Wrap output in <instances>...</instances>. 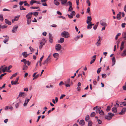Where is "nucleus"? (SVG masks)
<instances>
[{
  "mask_svg": "<svg viewBox=\"0 0 126 126\" xmlns=\"http://www.w3.org/2000/svg\"><path fill=\"white\" fill-rule=\"evenodd\" d=\"M6 74V73H5L4 74H1L0 76V79H2V77L3 76Z\"/></svg>",
  "mask_w": 126,
  "mask_h": 126,
  "instance_id": "53",
  "label": "nucleus"
},
{
  "mask_svg": "<svg viewBox=\"0 0 126 126\" xmlns=\"http://www.w3.org/2000/svg\"><path fill=\"white\" fill-rule=\"evenodd\" d=\"M7 67H6L4 68H3L2 69V71L3 72H5L7 70Z\"/></svg>",
  "mask_w": 126,
  "mask_h": 126,
  "instance_id": "55",
  "label": "nucleus"
},
{
  "mask_svg": "<svg viewBox=\"0 0 126 126\" xmlns=\"http://www.w3.org/2000/svg\"><path fill=\"white\" fill-rule=\"evenodd\" d=\"M54 3L55 5L57 6H58L60 4L59 2L57 0H54Z\"/></svg>",
  "mask_w": 126,
  "mask_h": 126,
  "instance_id": "20",
  "label": "nucleus"
},
{
  "mask_svg": "<svg viewBox=\"0 0 126 126\" xmlns=\"http://www.w3.org/2000/svg\"><path fill=\"white\" fill-rule=\"evenodd\" d=\"M49 41L50 43H52L53 41L52 36V35L50 33L49 34Z\"/></svg>",
  "mask_w": 126,
  "mask_h": 126,
  "instance_id": "9",
  "label": "nucleus"
},
{
  "mask_svg": "<svg viewBox=\"0 0 126 126\" xmlns=\"http://www.w3.org/2000/svg\"><path fill=\"white\" fill-rule=\"evenodd\" d=\"M22 54L23 56L25 58L27 57L28 55H29V54H27V52H23L22 53Z\"/></svg>",
  "mask_w": 126,
  "mask_h": 126,
  "instance_id": "22",
  "label": "nucleus"
},
{
  "mask_svg": "<svg viewBox=\"0 0 126 126\" xmlns=\"http://www.w3.org/2000/svg\"><path fill=\"white\" fill-rule=\"evenodd\" d=\"M53 56L55 58H57L59 57V55L58 53H55L53 54Z\"/></svg>",
  "mask_w": 126,
  "mask_h": 126,
  "instance_id": "23",
  "label": "nucleus"
},
{
  "mask_svg": "<svg viewBox=\"0 0 126 126\" xmlns=\"http://www.w3.org/2000/svg\"><path fill=\"white\" fill-rule=\"evenodd\" d=\"M61 48L62 47L61 45L59 44H57L55 46V49L58 51H60Z\"/></svg>",
  "mask_w": 126,
  "mask_h": 126,
  "instance_id": "3",
  "label": "nucleus"
},
{
  "mask_svg": "<svg viewBox=\"0 0 126 126\" xmlns=\"http://www.w3.org/2000/svg\"><path fill=\"white\" fill-rule=\"evenodd\" d=\"M112 66L115 63V58L114 57H113L112 59Z\"/></svg>",
  "mask_w": 126,
  "mask_h": 126,
  "instance_id": "19",
  "label": "nucleus"
},
{
  "mask_svg": "<svg viewBox=\"0 0 126 126\" xmlns=\"http://www.w3.org/2000/svg\"><path fill=\"white\" fill-rule=\"evenodd\" d=\"M89 115H86V116L85 118V120L86 121H88L89 119Z\"/></svg>",
  "mask_w": 126,
  "mask_h": 126,
  "instance_id": "37",
  "label": "nucleus"
},
{
  "mask_svg": "<svg viewBox=\"0 0 126 126\" xmlns=\"http://www.w3.org/2000/svg\"><path fill=\"white\" fill-rule=\"evenodd\" d=\"M96 45L97 46H99L100 45V41L98 40L96 43Z\"/></svg>",
  "mask_w": 126,
  "mask_h": 126,
  "instance_id": "45",
  "label": "nucleus"
},
{
  "mask_svg": "<svg viewBox=\"0 0 126 126\" xmlns=\"http://www.w3.org/2000/svg\"><path fill=\"white\" fill-rule=\"evenodd\" d=\"M30 100V99H27V100H25V102L23 104V105L24 106H25L27 105L29 101Z\"/></svg>",
  "mask_w": 126,
  "mask_h": 126,
  "instance_id": "12",
  "label": "nucleus"
},
{
  "mask_svg": "<svg viewBox=\"0 0 126 126\" xmlns=\"http://www.w3.org/2000/svg\"><path fill=\"white\" fill-rule=\"evenodd\" d=\"M88 24V25L87 26V29H90L92 28V26H91L90 24Z\"/></svg>",
  "mask_w": 126,
  "mask_h": 126,
  "instance_id": "50",
  "label": "nucleus"
},
{
  "mask_svg": "<svg viewBox=\"0 0 126 126\" xmlns=\"http://www.w3.org/2000/svg\"><path fill=\"white\" fill-rule=\"evenodd\" d=\"M125 42V41H123L121 43V44L120 47H124V44Z\"/></svg>",
  "mask_w": 126,
  "mask_h": 126,
  "instance_id": "39",
  "label": "nucleus"
},
{
  "mask_svg": "<svg viewBox=\"0 0 126 126\" xmlns=\"http://www.w3.org/2000/svg\"><path fill=\"white\" fill-rule=\"evenodd\" d=\"M99 113L101 115H104L105 113L104 111L102 110H100L99 112Z\"/></svg>",
  "mask_w": 126,
  "mask_h": 126,
  "instance_id": "28",
  "label": "nucleus"
},
{
  "mask_svg": "<svg viewBox=\"0 0 126 126\" xmlns=\"http://www.w3.org/2000/svg\"><path fill=\"white\" fill-rule=\"evenodd\" d=\"M11 83L12 85H13L18 84V83L16 81H14L12 80L11 81Z\"/></svg>",
  "mask_w": 126,
  "mask_h": 126,
  "instance_id": "25",
  "label": "nucleus"
},
{
  "mask_svg": "<svg viewBox=\"0 0 126 126\" xmlns=\"http://www.w3.org/2000/svg\"><path fill=\"white\" fill-rule=\"evenodd\" d=\"M21 62H23L24 64V65H26L27 63V61L25 59H24L22 60H21Z\"/></svg>",
  "mask_w": 126,
  "mask_h": 126,
  "instance_id": "36",
  "label": "nucleus"
},
{
  "mask_svg": "<svg viewBox=\"0 0 126 126\" xmlns=\"http://www.w3.org/2000/svg\"><path fill=\"white\" fill-rule=\"evenodd\" d=\"M121 34L120 33H118L116 35L115 37V39L116 40H117L118 39V37Z\"/></svg>",
  "mask_w": 126,
  "mask_h": 126,
  "instance_id": "44",
  "label": "nucleus"
},
{
  "mask_svg": "<svg viewBox=\"0 0 126 126\" xmlns=\"http://www.w3.org/2000/svg\"><path fill=\"white\" fill-rule=\"evenodd\" d=\"M45 39H42L40 42V44L41 45L43 46L45 44Z\"/></svg>",
  "mask_w": 126,
  "mask_h": 126,
  "instance_id": "11",
  "label": "nucleus"
},
{
  "mask_svg": "<svg viewBox=\"0 0 126 126\" xmlns=\"http://www.w3.org/2000/svg\"><path fill=\"white\" fill-rule=\"evenodd\" d=\"M80 37V36H77L75 38V39H74L76 41Z\"/></svg>",
  "mask_w": 126,
  "mask_h": 126,
  "instance_id": "51",
  "label": "nucleus"
},
{
  "mask_svg": "<svg viewBox=\"0 0 126 126\" xmlns=\"http://www.w3.org/2000/svg\"><path fill=\"white\" fill-rule=\"evenodd\" d=\"M86 3L88 4L89 6H90L91 5V3L90 1L89 0H87L86 1Z\"/></svg>",
  "mask_w": 126,
  "mask_h": 126,
  "instance_id": "52",
  "label": "nucleus"
},
{
  "mask_svg": "<svg viewBox=\"0 0 126 126\" xmlns=\"http://www.w3.org/2000/svg\"><path fill=\"white\" fill-rule=\"evenodd\" d=\"M64 85L66 87H70V84H64Z\"/></svg>",
  "mask_w": 126,
  "mask_h": 126,
  "instance_id": "62",
  "label": "nucleus"
},
{
  "mask_svg": "<svg viewBox=\"0 0 126 126\" xmlns=\"http://www.w3.org/2000/svg\"><path fill=\"white\" fill-rule=\"evenodd\" d=\"M63 84H64V82L62 81H61L59 84L60 86H61Z\"/></svg>",
  "mask_w": 126,
  "mask_h": 126,
  "instance_id": "58",
  "label": "nucleus"
},
{
  "mask_svg": "<svg viewBox=\"0 0 126 126\" xmlns=\"http://www.w3.org/2000/svg\"><path fill=\"white\" fill-rule=\"evenodd\" d=\"M121 15L119 14H117L116 18L117 19L120 20L121 19Z\"/></svg>",
  "mask_w": 126,
  "mask_h": 126,
  "instance_id": "31",
  "label": "nucleus"
},
{
  "mask_svg": "<svg viewBox=\"0 0 126 126\" xmlns=\"http://www.w3.org/2000/svg\"><path fill=\"white\" fill-rule=\"evenodd\" d=\"M118 102V101H116V103L114 105V106L115 107H116V108H117L119 106V105L117 103V102Z\"/></svg>",
  "mask_w": 126,
  "mask_h": 126,
  "instance_id": "43",
  "label": "nucleus"
},
{
  "mask_svg": "<svg viewBox=\"0 0 126 126\" xmlns=\"http://www.w3.org/2000/svg\"><path fill=\"white\" fill-rule=\"evenodd\" d=\"M31 22V19H27V23L28 24H30Z\"/></svg>",
  "mask_w": 126,
  "mask_h": 126,
  "instance_id": "33",
  "label": "nucleus"
},
{
  "mask_svg": "<svg viewBox=\"0 0 126 126\" xmlns=\"http://www.w3.org/2000/svg\"><path fill=\"white\" fill-rule=\"evenodd\" d=\"M20 16H17L15 17L14 19L12 20V22L13 23L15 21H17L19 18Z\"/></svg>",
  "mask_w": 126,
  "mask_h": 126,
  "instance_id": "8",
  "label": "nucleus"
},
{
  "mask_svg": "<svg viewBox=\"0 0 126 126\" xmlns=\"http://www.w3.org/2000/svg\"><path fill=\"white\" fill-rule=\"evenodd\" d=\"M101 67L100 68H99L97 71V73L98 74H99L101 71Z\"/></svg>",
  "mask_w": 126,
  "mask_h": 126,
  "instance_id": "59",
  "label": "nucleus"
},
{
  "mask_svg": "<svg viewBox=\"0 0 126 126\" xmlns=\"http://www.w3.org/2000/svg\"><path fill=\"white\" fill-rule=\"evenodd\" d=\"M75 12L74 11H72L70 13V15L72 16H74L75 14Z\"/></svg>",
  "mask_w": 126,
  "mask_h": 126,
  "instance_id": "54",
  "label": "nucleus"
},
{
  "mask_svg": "<svg viewBox=\"0 0 126 126\" xmlns=\"http://www.w3.org/2000/svg\"><path fill=\"white\" fill-rule=\"evenodd\" d=\"M95 60V59H93L90 62V63L91 64H92L94 62Z\"/></svg>",
  "mask_w": 126,
  "mask_h": 126,
  "instance_id": "60",
  "label": "nucleus"
},
{
  "mask_svg": "<svg viewBox=\"0 0 126 126\" xmlns=\"http://www.w3.org/2000/svg\"><path fill=\"white\" fill-rule=\"evenodd\" d=\"M112 112L114 113L116 112L117 111V109L116 107H113L112 109Z\"/></svg>",
  "mask_w": 126,
  "mask_h": 126,
  "instance_id": "21",
  "label": "nucleus"
},
{
  "mask_svg": "<svg viewBox=\"0 0 126 126\" xmlns=\"http://www.w3.org/2000/svg\"><path fill=\"white\" fill-rule=\"evenodd\" d=\"M64 41V39L63 38H61L58 41V42L60 43H63Z\"/></svg>",
  "mask_w": 126,
  "mask_h": 126,
  "instance_id": "15",
  "label": "nucleus"
},
{
  "mask_svg": "<svg viewBox=\"0 0 126 126\" xmlns=\"http://www.w3.org/2000/svg\"><path fill=\"white\" fill-rule=\"evenodd\" d=\"M20 10H25L26 9V8H23V6H20Z\"/></svg>",
  "mask_w": 126,
  "mask_h": 126,
  "instance_id": "42",
  "label": "nucleus"
},
{
  "mask_svg": "<svg viewBox=\"0 0 126 126\" xmlns=\"http://www.w3.org/2000/svg\"><path fill=\"white\" fill-rule=\"evenodd\" d=\"M9 37H8L7 38H5L3 41V42L5 44H6L9 40Z\"/></svg>",
  "mask_w": 126,
  "mask_h": 126,
  "instance_id": "30",
  "label": "nucleus"
},
{
  "mask_svg": "<svg viewBox=\"0 0 126 126\" xmlns=\"http://www.w3.org/2000/svg\"><path fill=\"white\" fill-rule=\"evenodd\" d=\"M44 56L43 55V56L40 59V61H39V63H41L42 61L43 58Z\"/></svg>",
  "mask_w": 126,
  "mask_h": 126,
  "instance_id": "57",
  "label": "nucleus"
},
{
  "mask_svg": "<svg viewBox=\"0 0 126 126\" xmlns=\"http://www.w3.org/2000/svg\"><path fill=\"white\" fill-rule=\"evenodd\" d=\"M17 28V26H14L13 27V29L12 30V32L13 33H15V32L16 31Z\"/></svg>",
  "mask_w": 126,
  "mask_h": 126,
  "instance_id": "7",
  "label": "nucleus"
},
{
  "mask_svg": "<svg viewBox=\"0 0 126 126\" xmlns=\"http://www.w3.org/2000/svg\"><path fill=\"white\" fill-rule=\"evenodd\" d=\"M122 37L124 40H126V32H124L122 34Z\"/></svg>",
  "mask_w": 126,
  "mask_h": 126,
  "instance_id": "18",
  "label": "nucleus"
},
{
  "mask_svg": "<svg viewBox=\"0 0 126 126\" xmlns=\"http://www.w3.org/2000/svg\"><path fill=\"white\" fill-rule=\"evenodd\" d=\"M79 124L80 125H84L85 124V122L84 120H80L79 122Z\"/></svg>",
  "mask_w": 126,
  "mask_h": 126,
  "instance_id": "17",
  "label": "nucleus"
},
{
  "mask_svg": "<svg viewBox=\"0 0 126 126\" xmlns=\"http://www.w3.org/2000/svg\"><path fill=\"white\" fill-rule=\"evenodd\" d=\"M0 20L1 21H2L3 20V18L2 15H0Z\"/></svg>",
  "mask_w": 126,
  "mask_h": 126,
  "instance_id": "47",
  "label": "nucleus"
},
{
  "mask_svg": "<svg viewBox=\"0 0 126 126\" xmlns=\"http://www.w3.org/2000/svg\"><path fill=\"white\" fill-rule=\"evenodd\" d=\"M121 55L124 57L126 55V49L125 50L123 51Z\"/></svg>",
  "mask_w": 126,
  "mask_h": 126,
  "instance_id": "26",
  "label": "nucleus"
},
{
  "mask_svg": "<svg viewBox=\"0 0 126 126\" xmlns=\"http://www.w3.org/2000/svg\"><path fill=\"white\" fill-rule=\"evenodd\" d=\"M61 35L62 37L66 38H68L70 37L69 33L66 31L63 32L61 33Z\"/></svg>",
  "mask_w": 126,
  "mask_h": 126,
  "instance_id": "2",
  "label": "nucleus"
},
{
  "mask_svg": "<svg viewBox=\"0 0 126 126\" xmlns=\"http://www.w3.org/2000/svg\"><path fill=\"white\" fill-rule=\"evenodd\" d=\"M73 10V8L72 7V6H70L68 10L69 12H70L72 11Z\"/></svg>",
  "mask_w": 126,
  "mask_h": 126,
  "instance_id": "40",
  "label": "nucleus"
},
{
  "mask_svg": "<svg viewBox=\"0 0 126 126\" xmlns=\"http://www.w3.org/2000/svg\"><path fill=\"white\" fill-rule=\"evenodd\" d=\"M97 121L98 123L99 124H101L102 123L101 120L100 119H97Z\"/></svg>",
  "mask_w": 126,
  "mask_h": 126,
  "instance_id": "56",
  "label": "nucleus"
},
{
  "mask_svg": "<svg viewBox=\"0 0 126 126\" xmlns=\"http://www.w3.org/2000/svg\"><path fill=\"white\" fill-rule=\"evenodd\" d=\"M100 23L101 25L102 26H107V24L105 22L102 21H100Z\"/></svg>",
  "mask_w": 126,
  "mask_h": 126,
  "instance_id": "14",
  "label": "nucleus"
},
{
  "mask_svg": "<svg viewBox=\"0 0 126 126\" xmlns=\"http://www.w3.org/2000/svg\"><path fill=\"white\" fill-rule=\"evenodd\" d=\"M102 76L103 78H105L106 77L107 75L106 74H102Z\"/></svg>",
  "mask_w": 126,
  "mask_h": 126,
  "instance_id": "49",
  "label": "nucleus"
},
{
  "mask_svg": "<svg viewBox=\"0 0 126 126\" xmlns=\"http://www.w3.org/2000/svg\"><path fill=\"white\" fill-rule=\"evenodd\" d=\"M110 109L111 107L110 106H108L107 108L106 111H109L110 110Z\"/></svg>",
  "mask_w": 126,
  "mask_h": 126,
  "instance_id": "46",
  "label": "nucleus"
},
{
  "mask_svg": "<svg viewBox=\"0 0 126 126\" xmlns=\"http://www.w3.org/2000/svg\"><path fill=\"white\" fill-rule=\"evenodd\" d=\"M5 21L6 23L8 24L9 25H10L11 24V22L7 19H5Z\"/></svg>",
  "mask_w": 126,
  "mask_h": 126,
  "instance_id": "16",
  "label": "nucleus"
},
{
  "mask_svg": "<svg viewBox=\"0 0 126 126\" xmlns=\"http://www.w3.org/2000/svg\"><path fill=\"white\" fill-rule=\"evenodd\" d=\"M27 95V94L24 92H21L19 93V96L22 97L24 98Z\"/></svg>",
  "mask_w": 126,
  "mask_h": 126,
  "instance_id": "4",
  "label": "nucleus"
},
{
  "mask_svg": "<svg viewBox=\"0 0 126 126\" xmlns=\"http://www.w3.org/2000/svg\"><path fill=\"white\" fill-rule=\"evenodd\" d=\"M43 3L42 4V5L43 6H47V5L46 2H43Z\"/></svg>",
  "mask_w": 126,
  "mask_h": 126,
  "instance_id": "64",
  "label": "nucleus"
},
{
  "mask_svg": "<svg viewBox=\"0 0 126 126\" xmlns=\"http://www.w3.org/2000/svg\"><path fill=\"white\" fill-rule=\"evenodd\" d=\"M60 1H61V3L62 4H64L67 2V0H58Z\"/></svg>",
  "mask_w": 126,
  "mask_h": 126,
  "instance_id": "27",
  "label": "nucleus"
},
{
  "mask_svg": "<svg viewBox=\"0 0 126 126\" xmlns=\"http://www.w3.org/2000/svg\"><path fill=\"white\" fill-rule=\"evenodd\" d=\"M101 108L100 107L99 108L98 107L95 110L96 112V113H99L100 110H101Z\"/></svg>",
  "mask_w": 126,
  "mask_h": 126,
  "instance_id": "32",
  "label": "nucleus"
},
{
  "mask_svg": "<svg viewBox=\"0 0 126 126\" xmlns=\"http://www.w3.org/2000/svg\"><path fill=\"white\" fill-rule=\"evenodd\" d=\"M108 114V115L105 116V118L108 120H111L112 119V117L114 115V113L111 112L109 113Z\"/></svg>",
  "mask_w": 126,
  "mask_h": 126,
  "instance_id": "1",
  "label": "nucleus"
},
{
  "mask_svg": "<svg viewBox=\"0 0 126 126\" xmlns=\"http://www.w3.org/2000/svg\"><path fill=\"white\" fill-rule=\"evenodd\" d=\"M36 1L33 0V1H31L30 2V4L31 5H32L33 4L36 3Z\"/></svg>",
  "mask_w": 126,
  "mask_h": 126,
  "instance_id": "34",
  "label": "nucleus"
},
{
  "mask_svg": "<svg viewBox=\"0 0 126 126\" xmlns=\"http://www.w3.org/2000/svg\"><path fill=\"white\" fill-rule=\"evenodd\" d=\"M70 83V79H68L64 81V84H69Z\"/></svg>",
  "mask_w": 126,
  "mask_h": 126,
  "instance_id": "29",
  "label": "nucleus"
},
{
  "mask_svg": "<svg viewBox=\"0 0 126 126\" xmlns=\"http://www.w3.org/2000/svg\"><path fill=\"white\" fill-rule=\"evenodd\" d=\"M122 104H123L124 106H126V102L125 101L123 102H122Z\"/></svg>",
  "mask_w": 126,
  "mask_h": 126,
  "instance_id": "63",
  "label": "nucleus"
},
{
  "mask_svg": "<svg viewBox=\"0 0 126 126\" xmlns=\"http://www.w3.org/2000/svg\"><path fill=\"white\" fill-rule=\"evenodd\" d=\"M93 123L91 121H89L88 122V126H91Z\"/></svg>",
  "mask_w": 126,
  "mask_h": 126,
  "instance_id": "35",
  "label": "nucleus"
},
{
  "mask_svg": "<svg viewBox=\"0 0 126 126\" xmlns=\"http://www.w3.org/2000/svg\"><path fill=\"white\" fill-rule=\"evenodd\" d=\"M95 113L94 112H93L91 113L90 116L91 117H94L95 115Z\"/></svg>",
  "mask_w": 126,
  "mask_h": 126,
  "instance_id": "38",
  "label": "nucleus"
},
{
  "mask_svg": "<svg viewBox=\"0 0 126 126\" xmlns=\"http://www.w3.org/2000/svg\"><path fill=\"white\" fill-rule=\"evenodd\" d=\"M92 20V18L91 16H88L87 17V23L88 24H89L90 23H91V21Z\"/></svg>",
  "mask_w": 126,
  "mask_h": 126,
  "instance_id": "6",
  "label": "nucleus"
},
{
  "mask_svg": "<svg viewBox=\"0 0 126 126\" xmlns=\"http://www.w3.org/2000/svg\"><path fill=\"white\" fill-rule=\"evenodd\" d=\"M51 59V58H47L44 61V62L43 63V64H45L46 63H47L48 61L50 60Z\"/></svg>",
  "mask_w": 126,
  "mask_h": 126,
  "instance_id": "13",
  "label": "nucleus"
},
{
  "mask_svg": "<svg viewBox=\"0 0 126 126\" xmlns=\"http://www.w3.org/2000/svg\"><path fill=\"white\" fill-rule=\"evenodd\" d=\"M28 67L26 65H24L23 66V70H26L28 68Z\"/></svg>",
  "mask_w": 126,
  "mask_h": 126,
  "instance_id": "24",
  "label": "nucleus"
},
{
  "mask_svg": "<svg viewBox=\"0 0 126 126\" xmlns=\"http://www.w3.org/2000/svg\"><path fill=\"white\" fill-rule=\"evenodd\" d=\"M126 111V108H124L119 113V114L121 115H123L124 114Z\"/></svg>",
  "mask_w": 126,
  "mask_h": 126,
  "instance_id": "5",
  "label": "nucleus"
},
{
  "mask_svg": "<svg viewBox=\"0 0 126 126\" xmlns=\"http://www.w3.org/2000/svg\"><path fill=\"white\" fill-rule=\"evenodd\" d=\"M7 26L6 25H3L2 26H1V28L2 29L5 28H7Z\"/></svg>",
  "mask_w": 126,
  "mask_h": 126,
  "instance_id": "48",
  "label": "nucleus"
},
{
  "mask_svg": "<svg viewBox=\"0 0 126 126\" xmlns=\"http://www.w3.org/2000/svg\"><path fill=\"white\" fill-rule=\"evenodd\" d=\"M126 23H123L121 25L122 27V28H124L125 27Z\"/></svg>",
  "mask_w": 126,
  "mask_h": 126,
  "instance_id": "61",
  "label": "nucleus"
},
{
  "mask_svg": "<svg viewBox=\"0 0 126 126\" xmlns=\"http://www.w3.org/2000/svg\"><path fill=\"white\" fill-rule=\"evenodd\" d=\"M39 8V7H34V6H32L30 8L31 9H38Z\"/></svg>",
  "mask_w": 126,
  "mask_h": 126,
  "instance_id": "41",
  "label": "nucleus"
},
{
  "mask_svg": "<svg viewBox=\"0 0 126 126\" xmlns=\"http://www.w3.org/2000/svg\"><path fill=\"white\" fill-rule=\"evenodd\" d=\"M26 17L27 19H31L32 16L30 13H29L26 16Z\"/></svg>",
  "mask_w": 126,
  "mask_h": 126,
  "instance_id": "10",
  "label": "nucleus"
}]
</instances>
